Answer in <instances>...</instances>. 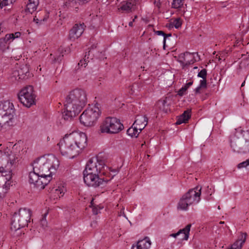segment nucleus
I'll list each match as a JSON object with an SVG mask.
<instances>
[{
    "mask_svg": "<svg viewBox=\"0 0 249 249\" xmlns=\"http://www.w3.org/2000/svg\"><path fill=\"white\" fill-rule=\"evenodd\" d=\"M103 175L83 173L84 182L89 186L97 187L103 186L107 182V180L102 178Z\"/></svg>",
    "mask_w": 249,
    "mask_h": 249,
    "instance_id": "obj_12",
    "label": "nucleus"
},
{
    "mask_svg": "<svg viewBox=\"0 0 249 249\" xmlns=\"http://www.w3.org/2000/svg\"><path fill=\"white\" fill-rule=\"evenodd\" d=\"M249 166V159L239 163L238 165L239 168L247 167Z\"/></svg>",
    "mask_w": 249,
    "mask_h": 249,
    "instance_id": "obj_45",
    "label": "nucleus"
},
{
    "mask_svg": "<svg viewBox=\"0 0 249 249\" xmlns=\"http://www.w3.org/2000/svg\"><path fill=\"white\" fill-rule=\"evenodd\" d=\"M201 187L197 186L188 191V206L192 204H196L200 200Z\"/></svg>",
    "mask_w": 249,
    "mask_h": 249,
    "instance_id": "obj_14",
    "label": "nucleus"
},
{
    "mask_svg": "<svg viewBox=\"0 0 249 249\" xmlns=\"http://www.w3.org/2000/svg\"><path fill=\"white\" fill-rule=\"evenodd\" d=\"M8 190H5L3 187L0 186V200L2 199L5 196Z\"/></svg>",
    "mask_w": 249,
    "mask_h": 249,
    "instance_id": "obj_44",
    "label": "nucleus"
},
{
    "mask_svg": "<svg viewBox=\"0 0 249 249\" xmlns=\"http://www.w3.org/2000/svg\"><path fill=\"white\" fill-rule=\"evenodd\" d=\"M187 209V194H185L180 199L178 206V209L185 211Z\"/></svg>",
    "mask_w": 249,
    "mask_h": 249,
    "instance_id": "obj_26",
    "label": "nucleus"
},
{
    "mask_svg": "<svg viewBox=\"0 0 249 249\" xmlns=\"http://www.w3.org/2000/svg\"><path fill=\"white\" fill-rule=\"evenodd\" d=\"M187 91V84H185L183 86L178 92V95L180 97H182L183 95L186 94Z\"/></svg>",
    "mask_w": 249,
    "mask_h": 249,
    "instance_id": "obj_43",
    "label": "nucleus"
},
{
    "mask_svg": "<svg viewBox=\"0 0 249 249\" xmlns=\"http://www.w3.org/2000/svg\"><path fill=\"white\" fill-rule=\"evenodd\" d=\"M207 71L205 69L201 70L197 74V76L202 79H206Z\"/></svg>",
    "mask_w": 249,
    "mask_h": 249,
    "instance_id": "obj_41",
    "label": "nucleus"
},
{
    "mask_svg": "<svg viewBox=\"0 0 249 249\" xmlns=\"http://www.w3.org/2000/svg\"><path fill=\"white\" fill-rule=\"evenodd\" d=\"M59 165V161L53 155L38 158L33 164V171L29 173V183L37 189H44L52 179V175Z\"/></svg>",
    "mask_w": 249,
    "mask_h": 249,
    "instance_id": "obj_1",
    "label": "nucleus"
},
{
    "mask_svg": "<svg viewBox=\"0 0 249 249\" xmlns=\"http://www.w3.org/2000/svg\"><path fill=\"white\" fill-rule=\"evenodd\" d=\"M247 234L242 233L241 235V238L237 240L231 246L230 249H241L243 244L245 243Z\"/></svg>",
    "mask_w": 249,
    "mask_h": 249,
    "instance_id": "obj_21",
    "label": "nucleus"
},
{
    "mask_svg": "<svg viewBox=\"0 0 249 249\" xmlns=\"http://www.w3.org/2000/svg\"><path fill=\"white\" fill-rule=\"evenodd\" d=\"M21 33L19 32H17L15 33L8 34L6 35V39L9 40L11 42L14 39L18 38L20 37Z\"/></svg>",
    "mask_w": 249,
    "mask_h": 249,
    "instance_id": "obj_31",
    "label": "nucleus"
},
{
    "mask_svg": "<svg viewBox=\"0 0 249 249\" xmlns=\"http://www.w3.org/2000/svg\"><path fill=\"white\" fill-rule=\"evenodd\" d=\"M85 27L83 23L75 24L70 31V39L71 41H74L81 36L84 31Z\"/></svg>",
    "mask_w": 249,
    "mask_h": 249,
    "instance_id": "obj_15",
    "label": "nucleus"
},
{
    "mask_svg": "<svg viewBox=\"0 0 249 249\" xmlns=\"http://www.w3.org/2000/svg\"><path fill=\"white\" fill-rule=\"evenodd\" d=\"M187 121V110H184L183 113L179 116L176 123V124H180L183 123H185Z\"/></svg>",
    "mask_w": 249,
    "mask_h": 249,
    "instance_id": "obj_33",
    "label": "nucleus"
},
{
    "mask_svg": "<svg viewBox=\"0 0 249 249\" xmlns=\"http://www.w3.org/2000/svg\"><path fill=\"white\" fill-rule=\"evenodd\" d=\"M218 209H220V206H219L218 207Z\"/></svg>",
    "mask_w": 249,
    "mask_h": 249,
    "instance_id": "obj_59",
    "label": "nucleus"
},
{
    "mask_svg": "<svg viewBox=\"0 0 249 249\" xmlns=\"http://www.w3.org/2000/svg\"><path fill=\"white\" fill-rule=\"evenodd\" d=\"M141 132L139 128L136 125L134 126V124H133L132 126L127 129V134L131 137L136 138Z\"/></svg>",
    "mask_w": 249,
    "mask_h": 249,
    "instance_id": "obj_25",
    "label": "nucleus"
},
{
    "mask_svg": "<svg viewBox=\"0 0 249 249\" xmlns=\"http://www.w3.org/2000/svg\"><path fill=\"white\" fill-rule=\"evenodd\" d=\"M15 114V108L12 103L9 101L0 102V128L4 125H13Z\"/></svg>",
    "mask_w": 249,
    "mask_h": 249,
    "instance_id": "obj_6",
    "label": "nucleus"
},
{
    "mask_svg": "<svg viewBox=\"0 0 249 249\" xmlns=\"http://www.w3.org/2000/svg\"><path fill=\"white\" fill-rule=\"evenodd\" d=\"M64 49L62 47H60L58 49V52L56 53L55 55L51 54V58L53 59L54 62H59L61 60L64 54Z\"/></svg>",
    "mask_w": 249,
    "mask_h": 249,
    "instance_id": "obj_27",
    "label": "nucleus"
},
{
    "mask_svg": "<svg viewBox=\"0 0 249 249\" xmlns=\"http://www.w3.org/2000/svg\"><path fill=\"white\" fill-rule=\"evenodd\" d=\"M9 40L6 39V35L4 37L0 38V50L2 52H5L9 48Z\"/></svg>",
    "mask_w": 249,
    "mask_h": 249,
    "instance_id": "obj_28",
    "label": "nucleus"
},
{
    "mask_svg": "<svg viewBox=\"0 0 249 249\" xmlns=\"http://www.w3.org/2000/svg\"><path fill=\"white\" fill-rule=\"evenodd\" d=\"M200 60V57L197 53L188 52V65L194 63Z\"/></svg>",
    "mask_w": 249,
    "mask_h": 249,
    "instance_id": "obj_24",
    "label": "nucleus"
},
{
    "mask_svg": "<svg viewBox=\"0 0 249 249\" xmlns=\"http://www.w3.org/2000/svg\"><path fill=\"white\" fill-rule=\"evenodd\" d=\"M18 70L19 72V77L18 78L24 79L25 78L26 76L28 75V74H29V69L26 65H22L21 66H19L18 65Z\"/></svg>",
    "mask_w": 249,
    "mask_h": 249,
    "instance_id": "obj_22",
    "label": "nucleus"
},
{
    "mask_svg": "<svg viewBox=\"0 0 249 249\" xmlns=\"http://www.w3.org/2000/svg\"><path fill=\"white\" fill-rule=\"evenodd\" d=\"M107 168L103 160L92 157L87 162L83 173L104 175Z\"/></svg>",
    "mask_w": 249,
    "mask_h": 249,
    "instance_id": "obj_10",
    "label": "nucleus"
},
{
    "mask_svg": "<svg viewBox=\"0 0 249 249\" xmlns=\"http://www.w3.org/2000/svg\"><path fill=\"white\" fill-rule=\"evenodd\" d=\"M184 1V0H173L172 6L175 9L181 8L183 5Z\"/></svg>",
    "mask_w": 249,
    "mask_h": 249,
    "instance_id": "obj_35",
    "label": "nucleus"
},
{
    "mask_svg": "<svg viewBox=\"0 0 249 249\" xmlns=\"http://www.w3.org/2000/svg\"><path fill=\"white\" fill-rule=\"evenodd\" d=\"M207 88V80L206 79H202L200 81L199 86L196 88V92L200 93L201 89H206Z\"/></svg>",
    "mask_w": 249,
    "mask_h": 249,
    "instance_id": "obj_36",
    "label": "nucleus"
},
{
    "mask_svg": "<svg viewBox=\"0 0 249 249\" xmlns=\"http://www.w3.org/2000/svg\"><path fill=\"white\" fill-rule=\"evenodd\" d=\"M172 24L176 29H178L181 26L182 22L180 18H177L174 20Z\"/></svg>",
    "mask_w": 249,
    "mask_h": 249,
    "instance_id": "obj_42",
    "label": "nucleus"
},
{
    "mask_svg": "<svg viewBox=\"0 0 249 249\" xmlns=\"http://www.w3.org/2000/svg\"><path fill=\"white\" fill-rule=\"evenodd\" d=\"M220 224H223V223H224V222H222V221H221V222H220Z\"/></svg>",
    "mask_w": 249,
    "mask_h": 249,
    "instance_id": "obj_58",
    "label": "nucleus"
},
{
    "mask_svg": "<svg viewBox=\"0 0 249 249\" xmlns=\"http://www.w3.org/2000/svg\"><path fill=\"white\" fill-rule=\"evenodd\" d=\"M48 214V210L46 209L45 212L42 214L41 218L39 220V225L43 228L45 229L47 226V221L46 217Z\"/></svg>",
    "mask_w": 249,
    "mask_h": 249,
    "instance_id": "obj_30",
    "label": "nucleus"
},
{
    "mask_svg": "<svg viewBox=\"0 0 249 249\" xmlns=\"http://www.w3.org/2000/svg\"><path fill=\"white\" fill-rule=\"evenodd\" d=\"M191 226V224H188V228H187V229H188V237H189V232H190V231Z\"/></svg>",
    "mask_w": 249,
    "mask_h": 249,
    "instance_id": "obj_48",
    "label": "nucleus"
},
{
    "mask_svg": "<svg viewBox=\"0 0 249 249\" xmlns=\"http://www.w3.org/2000/svg\"><path fill=\"white\" fill-rule=\"evenodd\" d=\"M101 114L99 104L90 105L80 115V122L84 126H92L99 119Z\"/></svg>",
    "mask_w": 249,
    "mask_h": 249,
    "instance_id": "obj_7",
    "label": "nucleus"
},
{
    "mask_svg": "<svg viewBox=\"0 0 249 249\" xmlns=\"http://www.w3.org/2000/svg\"><path fill=\"white\" fill-rule=\"evenodd\" d=\"M89 53L87 54V53H86V55L85 56V58L83 59H82L80 61V62L78 64V66L79 67L80 66L83 68H85L86 66L88 64V62L89 61L88 60V59L89 58V57H87V59L86 58L88 55H89Z\"/></svg>",
    "mask_w": 249,
    "mask_h": 249,
    "instance_id": "obj_39",
    "label": "nucleus"
},
{
    "mask_svg": "<svg viewBox=\"0 0 249 249\" xmlns=\"http://www.w3.org/2000/svg\"><path fill=\"white\" fill-rule=\"evenodd\" d=\"M124 129L119 119L112 117L106 118L101 124L100 131L102 133L116 134Z\"/></svg>",
    "mask_w": 249,
    "mask_h": 249,
    "instance_id": "obj_9",
    "label": "nucleus"
},
{
    "mask_svg": "<svg viewBox=\"0 0 249 249\" xmlns=\"http://www.w3.org/2000/svg\"><path fill=\"white\" fill-rule=\"evenodd\" d=\"M38 4V0H28V2L26 5V12L31 14L33 13L36 10Z\"/></svg>",
    "mask_w": 249,
    "mask_h": 249,
    "instance_id": "obj_19",
    "label": "nucleus"
},
{
    "mask_svg": "<svg viewBox=\"0 0 249 249\" xmlns=\"http://www.w3.org/2000/svg\"><path fill=\"white\" fill-rule=\"evenodd\" d=\"M231 147L234 152L245 153L249 152V132L244 131L243 133L237 131L231 136Z\"/></svg>",
    "mask_w": 249,
    "mask_h": 249,
    "instance_id": "obj_4",
    "label": "nucleus"
},
{
    "mask_svg": "<svg viewBox=\"0 0 249 249\" xmlns=\"http://www.w3.org/2000/svg\"><path fill=\"white\" fill-rule=\"evenodd\" d=\"M93 213L95 214H97V212H95V211L94 210H93Z\"/></svg>",
    "mask_w": 249,
    "mask_h": 249,
    "instance_id": "obj_54",
    "label": "nucleus"
},
{
    "mask_svg": "<svg viewBox=\"0 0 249 249\" xmlns=\"http://www.w3.org/2000/svg\"><path fill=\"white\" fill-rule=\"evenodd\" d=\"M155 4H156V5L158 7H160V2H155Z\"/></svg>",
    "mask_w": 249,
    "mask_h": 249,
    "instance_id": "obj_49",
    "label": "nucleus"
},
{
    "mask_svg": "<svg viewBox=\"0 0 249 249\" xmlns=\"http://www.w3.org/2000/svg\"><path fill=\"white\" fill-rule=\"evenodd\" d=\"M191 110L188 108V124L189 123V120L191 117Z\"/></svg>",
    "mask_w": 249,
    "mask_h": 249,
    "instance_id": "obj_47",
    "label": "nucleus"
},
{
    "mask_svg": "<svg viewBox=\"0 0 249 249\" xmlns=\"http://www.w3.org/2000/svg\"><path fill=\"white\" fill-rule=\"evenodd\" d=\"M48 18V16L47 15H46L45 17L40 19L38 18L36 16H35L33 19V21L36 24V25L39 26L43 24L44 22L47 20Z\"/></svg>",
    "mask_w": 249,
    "mask_h": 249,
    "instance_id": "obj_38",
    "label": "nucleus"
},
{
    "mask_svg": "<svg viewBox=\"0 0 249 249\" xmlns=\"http://www.w3.org/2000/svg\"><path fill=\"white\" fill-rule=\"evenodd\" d=\"M245 84V81H244L242 83L241 87H243V86H244Z\"/></svg>",
    "mask_w": 249,
    "mask_h": 249,
    "instance_id": "obj_53",
    "label": "nucleus"
},
{
    "mask_svg": "<svg viewBox=\"0 0 249 249\" xmlns=\"http://www.w3.org/2000/svg\"><path fill=\"white\" fill-rule=\"evenodd\" d=\"M134 4L130 1H124L121 3L119 9H120L125 12H129L132 11Z\"/></svg>",
    "mask_w": 249,
    "mask_h": 249,
    "instance_id": "obj_23",
    "label": "nucleus"
},
{
    "mask_svg": "<svg viewBox=\"0 0 249 249\" xmlns=\"http://www.w3.org/2000/svg\"><path fill=\"white\" fill-rule=\"evenodd\" d=\"M137 17H138L137 16H135L134 18H135V19H136L137 18Z\"/></svg>",
    "mask_w": 249,
    "mask_h": 249,
    "instance_id": "obj_55",
    "label": "nucleus"
},
{
    "mask_svg": "<svg viewBox=\"0 0 249 249\" xmlns=\"http://www.w3.org/2000/svg\"><path fill=\"white\" fill-rule=\"evenodd\" d=\"M16 0H1L0 2V8L2 9L6 6H10Z\"/></svg>",
    "mask_w": 249,
    "mask_h": 249,
    "instance_id": "obj_37",
    "label": "nucleus"
},
{
    "mask_svg": "<svg viewBox=\"0 0 249 249\" xmlns=\"http://www.w3.org/2000/svg\"><path fill=\"white\" fill-rule=\"evenodd\" d=\"M19 150L14 145L11 150L6 147L0 151V166L7 169H11L13 165H16L19 159Z\"/></svg>",
    "mask_w": 249,
    "mask_h": 249,
    "instance_id": "obj_5",
    "label": "nucleus"
},
{
    "mask_svg": "<svg viewBox=\"0 0 249 249\" xmlns=\"http://www.w3.org/2000/svg\"><path fill=\"white\" fill-rule=\"evenodd\" d=\"M132 21H133V22H135V18H133Z\"/></svg>",
    "mask_w": 249,
    "mask_h": 249,
    "instance_id": "obj_57",
    "label": "nucleus"
},
{
    "mask_svg": "<svg viewBox=\"0 0 249 249\" xmlns=\"http://www.w3.org/2000/svg\"><path fill=\"white\" fill-rule=\"evenodd\" d=\"M12 183V170L0 166V186L3 187L5 190H9Z\"/></svg>",
    "mask_w": 249,
    "mask_h": 249,
    "instance_id": "obj_13",
    "label": "nucleus"
},
{
    "mask_svg": "<svg viewBox=\"0 0 249 249\" xmlns=\"http://www.w3.org/2000/svg\"><path fill=\"white\" fill-rule=\"evenodd\" d=\"M179 235V231H178L176 233H172V234H170L169 236L173 237H174L175 238H177L178 239V237Z\"/></svg>",
    "mask_w": 249,
    "mask_h": 249,
    "instance_id": "obj_46",
    "label": "nucleus"
},
{
    "mask_svg": "<svg viewBox=\"0 0 249 249\" xmlns=\"http://www.w3.org/2000/svg\"><path fill=\"white\" fill-rule=\"evenodd\" d=\"M133 21H131L129 22L128 23V25L130 26V27H132L133 24Z\"/></svg>",
    "mask_w": 249,
    "mask_h": 249,
    "instance_id": "obj_50",
    "label": "nucleus"
},
{
    "mask_svg": "<svg viewBox=\"0 0 249 249\" xmlns=\"http://www.w3.org/2000/svg\"><path fill=\"white\" fill-rule=\"evenodd\" d=\"M193 84V82H188V88L191 86Z\"/></svg>",
    "mask_w": 249,
    "mask_h": 249,
    "instance_id": "obj_51",
    "label": "nucleus"
},
{
    "mask_svg": "<svg viewBox=\"0 0 249 249\" xmlns=\"http://www.w3.org/2000/svg\"><path fill=\"white\" fill-rule=\"evenodd\" d=\"M151 243L150 239L146 237L142 240H139L136 246L133 245L131 249H149Z\"/></svg>",
    "mask_w": 249,
    "mask_h": 249,
    "instance_id": "obj_18",
    "label": "nucleus"
},
{
    "mask_svg": "<svg viewBox=\"0 0 249 249\" xmlns=\"http://www.w3.org/2000/svg\"><path fill=\"white\" fill-rule=\"evenodd\" d=\"M93 199H92L90 202V207L93 206Z\"/></svg>",
    "mask_w": 249,
    "mask_h": 249,
    "instance_id": "obj_52",
    "label": "nucleus"
},
{
    "mask_svg": "<svg viewBox=\"0 0 249 249\" xmlns=\"http://www.w3.org/2000/svg\"><path fill=\"white\" fill-rule=\"evenodd\" d=\"M168 98H166L164 100H159L157 103V106L161 111L167 113L169 110V104L168 103Z\"/></svg>",
    "mask_w": 249,
    "mask_h": 249,
    "instance_id": "obj_20",
    "label": "nucleus"
},
{
    "mask_svg": "<svg viewBox=\"0 0 249 249\" xmlns=\"http://www.w3.org/2000/svg\"><path fill=\"white\" fill-rule=\"evenodd\" d=\"M36 95L32 86H28L22 89L18 94L19 101L24 106L30 107L35 104Z\"/></svg>",
    "mask_w": 249,
    "mask_h": 249,
    "instance_id": "obj_11",
    "label": "nucleus"
},
{
    "mask_svg": "<svg viewBox=\"0 0 249 249\" xmlns=\"http://www.w3.org/2000/svg\"><path fill=\"white\" fill-rule=\"evenodd\" d=\"M19 72L18 70V65L14 67L10 73V78L12 81L18 80L21 79L20 78H18L19 77Z\"/></svg>",
    "mask_w": 249,
    "mask_h": 249,
    "instance_id": "obj_29",
    "label": "nucleus"
},
{
    "mask_svg": "<svg viewBox=\"0 0 249 249\" xmlns=\"http://www.w3.org/2000/svg\"><path fill=\"white\" fill-rule=\"evenodd\" d=\"M156 34L157 35L162 36H163V48H164L165 47V42H166V38L167 37L171 36V34H165L162 31H157L156 32Z\"/></svg>",
    "mask_w": 249,
    "mask_h": 249,
    "instance_id": "obj_40",
    "label": "nucleus"
},
{
    "mask_svg": "<svg viewBox=\"0 0 249 249\" xmlns=\"http://www.w3.org/2000/svg\"><path fill=\"white\" fill-rule=\"evenodd\" d=\"M193 69H197V67L196 66V67H194L193 68Z\"/></svg>",
    "mask_w": 249,
    "mask_h": 249,
    "instance_id": "obj_56",
    "label": "nucleus"
},
{
    "mask_svg": "<svg viewBox=\"0 0 249 249\" xmlns=\"http://www.w3.org/2000/svg\"><path fill=\"white\" fill-rule=\"evenodd\" d=\"M58 145L62 156L73 159L87 145V137L84 132H73L65 135Z\"/></svg>",
    "mask_w": 249,
    "mask_h": 249,
    "instance_id": "obj_2",
    "label": "nucleus"
},
{
    "mask_svg": "<svg viewBox=\"0 0 249 249\" xmlns=\"http://www.w3.org/2000/svg\"><path fill=\"white\" fill-rule=\"evenodd\" d=\"M185 53H181L178 56V61L180 63L181 66L183 69H185L186 65H187V62L185 58Z\"/></svg>",
    "mask_w": 249,
    "mask_h": 249,
    "instance_id": "obj_34",
    "label": "nucleus"
},
{
    "mask_svg": "<svg viewBox=\"0 0 249 249\" xmlns=\"http://www.w3.org/2000/svg\"><path fill=\"white\" fill-rule=\"evenodd\" d=\"M31 211L26 208H21L13 215L11 221V229L13 231H18L27 226L30 221Z\"/></svg>",
    "mask_w": 249,
    "mask_h": 249,
    "instance_id": "obj_8",
    "label": "nucleus"
},
{
    "mask_svg": "<svg viewBox=\"0 0 249 249\" xmlns=\"http://www.w3.org/2000/svg\"><path fill=\"white\" fill-rule=\"evenodd\" d=\"M147 122L148 119L145 115H138L133 124L141 131L146 126Z\"/></svg>",
    "mask_w": 249,
    "mask_h": 249,
    "instance_id": "obj_17",
    "label": "nucleus"
},
{
    "mask_svg": "<svg viewBox=\"0 0 249 249\" xmlns=\"http://www.w3.org/2000/svg\"><path fill=\"white\" fill-rule=\"evenodd\" d=\"M66 191L64 184L61 182L57 183L51 190L50 193L54 199L63 196Z\"/></svg>",
    "mask_w": 249,
    "mask_h": 249,
    "instance_id": "obj_16",
    "label": "nucleus"
},
{
    "mask_svg": "<svg viewBox=\"0 0 249 249\" xmlns=\"http://www.w3.org/2000/svg\"><path fill=\"white\" fill-rule=\"evenodd\" d=\"M87 102L86 92L81 89L71 90L67 96L65 110L62 113L64 120H69L77 115Z\"/></svg>",
    "mask_w": 249,
    "mask_h": 249,
    "instance_id": "obj_3",
    "label": "nucleus"
},
{
    "mask_svg": "<svg viewBox=\"0 0 249 249\" xmlns=\"http://www.w3.org/2000/svg\"><path fill=\"white\" fill-rule=\"evenodd\" d=\"M179 235L178 239L180 241L187 240V226L184 228L179 230Z\"/></svg>",
    "mask_w": 249,
    "mask_h": 249,
    "instance_id": "obj_32",
    "label": "nucleus"
}]
</instances>
